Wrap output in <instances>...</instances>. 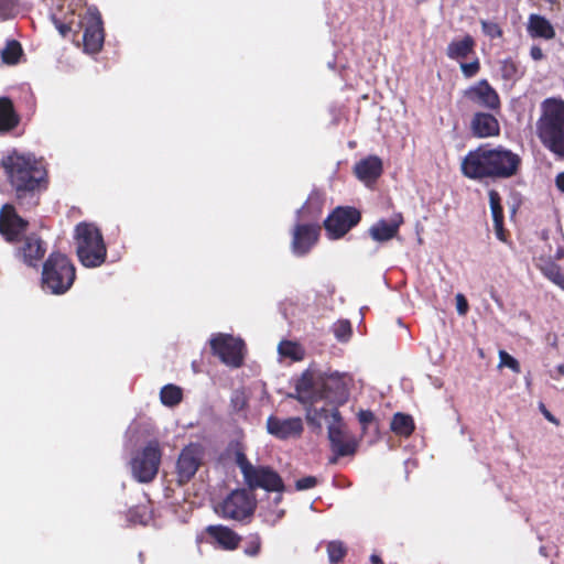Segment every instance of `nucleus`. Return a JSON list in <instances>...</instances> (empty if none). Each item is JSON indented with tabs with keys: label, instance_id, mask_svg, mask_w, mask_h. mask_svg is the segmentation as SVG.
Segmentation results:
<instances>
[{
	"label": "nucleus",
	"instance_id": "5fc2aeb1",
	"mask_svg": "<svg viewBox=\"0 0 564 564\" xmlns=\"http://www.w3.org/2000/svg\"><path fill=\"white\" fill-rule=\"evenodd\" d=\"M280 501H281V496L279 495V496H276V497L274 498V502H275V503H279Z\"/></svg>",
	"mask_w": 564,
	"mask_h": 564
},
{
	"label": "nucleus",
	"instance_id": "ddd939ff",
	"mask_svg": "<svg viewBox=\"0 0 564 564\" xmlns=\"http://www.w3.org/2000/svg\"><path fill=\"white\" fill-rule=\"evenodd\" d=\"M360 220V214L352 207H337L325 220V229L330 239L345 236Z\"/></svg>",
	"mask_w": 564,
	"mask_h": 564
},
{
	"label": "nucleus",
	"instance_id": "de8ad7c7",
	"mask_svg": "<svg viewBox=\"0 0 564 564\" xmlns=\"http://www.w3.org/2000/svg\"><path fill=\"white\" fill-rule=\"evenodd\" d=\"M496 236L499 240L505 241V234H503V219H499V223H494Z\"/></svg>",
	"mask_w": 564,
	"mask_h": 564
},
{
	"label": "nucleus",
	"instance_id": "8fccbe9b",
	"mask_svg": "<svg viewBox=\"0 0 564 564\" xmlns=\"http://www.w3.org/2000/svg\"><path fill=\"white\" fill-rule=\"evenodd\" d=\"M130 518L133 522L135 523H142L144 524L147 521H148V517L147 516H141L139 519H135L134 518V511H131L130 512Z\"/></svg>",
	"mask_w": 564,
	"mask_h": 564
},
{
	"label": "nucleus",
	"instance_id": "cd10ccee",
	"mask_svg": "<svg viewBox=\"0 0 564 564\" xmlns=\"http://www.w3.org/2000/svg\"><path fill=\"white\" fill-rule=\"evenodd\" d=\"M391 430L400 436H409L414 431V422L411 415L395 413L391 421Z\"/></svg>",
	"mask_w": 564,
	"mask_h": 564
},
{
	"label": "nucleus",
	"instance_id": "20e7f679",
	"mask_svg": "<svg viewBox=\"0 0 564 564\" xmlns=\"http://www.w3.org/2000/svg\"><path fill=\"white\" fill-rule=\"evenodd\" d=\"M306 421L310 425L321 429L327 426V436L332 451L339 457L356 453L358 440L347 430L338 409L313 404L306 409Z\"/></svg>",
	"mask_w": 564,
	"mask_h": 564
},
{
	"label": "nucleus",
	"instance_id": "4be33fe9",
	"mask_svg": "<svg viewBox=\"0 0 564 564\" xmlns=\"http://www.w3.org/2000/svg\"><path fill=\"white\" fill-rule=\"evenodd\" d=\"M473 133L478 138H489L499 134L498 120L489 113L478 112L471 120Z\"/></svg>",
	"mask_w": 564,
	"mask_h": 564
},
{
	"label": "nucleus",
	"instance_id": "f3484780",
	"mask_svg": "<svg viewBox=\"0 0 564 564\" xmlns=\"http://www.w3.org/2000/svg\"><path fill=\"white\" fill-rule=\"evenodd\" d=\"M304 426L301 417H279L271 415L267 420V431L279 440L297 438Z\"/></svg>",
	"mask_w": 564,
	"mask_h": 564
},
{
	"label": "nucleus",
	"instance_id": "79ce46f5",
	"mask_svg": "<svg viewBox=\"0 0 564 564\" xmlns=\"http://www.w3.org/2000/svg\"><path fill=\"white\" fill-rule=\"evenodd\" d=\"M501 72L505 78L512 79L516 76L517 67L513 62L503 61Z\"/></svg>",
	"mask_w": 564,
	"mask_h": 564
},
{
	"label": "nucleus",
	"instance_id": "9d476101",
	"mask_svg": "<svg viewBox=\"0 0 564 564\" xmlns=\"http://www.w3.org/2000/svg\"><path fill=\"white\" fill-rule=\"evenodd\" d=\"M161 463V452L156 442H150L131 462V471L139 482H149L158 474Z\"/></svg>",
	"mask_w": 564,
	"mask_h": 564
},
{
	"label": "nucleus",
	"instance_id": "e433bc0d",
	"mask_svg": "<svg viewBox=\"0 0 564 564\" xmlns=\"http://www.w3.org/2000/svg\"><path fill=\"white\" fill-rule=\"evenodd\" d=\"M261 549V540L258 535L251 536L246 546H245V554L248 556H257Z\"/></svg>",
	"mask_w": 564,
	"mask_h": 564
},
{
	"label": "nucleus",
	"instance_id": "864d4df0",
	"mask_svg": "<svg viewBox=\"0 0 564 564\" xmlns=\"http://www.w3.org/2000/svg\"><path fill=\"white\" fill-rule=\"evenodd\" d=\"M556 370H557V372H558L561 376H564V365H558V366L556 367Z\"/></svg>",
	"mask_w": 564,
	"mask_h": 564
},
{
	"label": "nucleus",
	"instance_id": "aec40b11",
	"mask_svg": "<svg viewBox=\"0 0 564 564\" xmlns=\"http://www.w3.org/2000/svg\"><path fill=\"white\" fill-rule=\"evenodd\" d=\"M382 161L377 155H369L355 164L354 172L366 185L377 181L382 173Z\"/></svg>",
	"mask_w": 564,
	"mask_h": 564
},
{
	"label": "nucleus",
	"instance_id": "a19ab883",
	"mask_svg": "<svg viewBox=\"0 0 564 564\" xmlns=\"http://www.w3.org/2000/svg\"><path fill=\"white\" fill-rule=\"evenodd\" d=\"M311 200H308L301 209L297 210L299 220L305 218V215L308 214V218H316L319 214V209L315 208L311 212Z\"/></svg>",
	"mask_w": 564,
	"mask_h": 564
},
{
	"label": "nucleus",
	"instance_id": "c756f323",
	"mask_svg": "<svg viewBox=\"0 0 564 564\" xmlns=\"http://www.w3.org/2000/svg\"><path fill=\"white\" fill-rule=\"evenodd\" d=\"M22 56V47L19 42L12 40L8 41L4 48L1 51V57L6 64H17Z\"/></svg>",
	"mask_w": 564,
	"mask_h": 564
},
{
	"label": "nucleus",
	"instance_id": "f704fd0d",
	"mask_svg": "<svg viewBox=\"0 0 564 564\" xmlns=\"http://www.w3.org/2000/svg\"><path fill=\"white\" fill-rule=\"evenodd\" d=\"M499 368L507 367L513 372L519 373L521 371L519 361L505 350L499 351Z\"/></svg>",
	"mask_w": 564,
	"mask_h": 564
},
{
	"label": "nucleus",
	"instance_id": "72a5a7b5",
	"mask_svg": "<svg viewBox=\"0 0 564 564\" xmlns=\"http://www.w3.org/2000/svg\"><path fill=\"white\" fill-rule=\"evenodd\" d=\"M500 200V196L496 191L489 192V204L494 223H499V219H503V210Z\"/></svg>",
	"mask_w": 564,
	"mask_h": 564
},
{
	"label": "nucleus",
	"instance_id": "f03ea898",
	"mask_svg": "<svg viewBox=\"0 0 564 564\" xmlns=\"http://www.w3.org/2000/svg\"><path fill=\"white\" fill-rule=\"evenodd\" d=\"M26 227L28 221L17 214L12 205H3L0 210V234L9 242L21 241L15 251L17 258L30 267H36L46 252V246L36 235L20 239Z\"/></svg>",
	"mask_w": 564,
	"mask_h": 564
},
{
	"label": "nucleus",
	"instance_id": "7c9ffc66",
	"mask_svg": "<svg viewBox=\"0 0 564 564\" xmlns=\"http://www.w3.org/2000/svg\"><path fill=\"white\" fill-rule=\"evenodd\" d=\"M541 271L550 281L564 290V276L561 273L560 267L557 264L547 262L541 267Z\"/></svg>",
	"mask_w": 564,
	"mask_h": 564
},
{
	"label": "nucleus",
	"instance_id": "f8f14e48",
	"mask_svg": "<svg viewBox=\"0 0 564 564\" xmlns=\"http://www.w3.org/2000/svg\"><path fill=\"white\" fill-rule=\"evenodd\" d=\"M256 507L253 497L245 489L235 490L215 507V511L225 518L242 520L249 517Z\"/></svg>",
	"mask_w": 564,
	"mask_h": 564
},
{
	"label": "nucleus",
	"instance_id": "39448f33",
	"mask_svg": "<svg viewBox=\"0 0 564 564\" xmlns=\"http://www.w3.org/2000/svg\"><path fill=\"white\" fill-rule=\"evenodd\" d=\"M536 134L542 144L558 156H564V101L547 98L541 104Z\"/></svg>",
	"mask_w": 564,
	"mask_h": 564
},
{
	"label": "nucleus",
	"instance_id": "c03bdc74",
	"mask_svg": "<svg viewBox=\"0 0 564 564\" xmlns=\"http://www.w3.org/2000/svg\"><path fill=\"white\" fill-rule=\"evenodd\" d=\"M52 19L59 34L62 36H66V34L70 31L69 24L61 22L55 15H53Z\"/></svg>",
	"mask_w": 564,
	"mask_h": 564
},
{
	"label": "nucleus",
	"instance_id": "2f4dec72",
	"mask_svg": "<svg viewBox=\"0 0 564 564\" xmlns=\"http://www.w3.org/2000/svg\"><path fill=\"white\" fill-rule=\"evenodd\" d=\"M334 335L339 341H348L351 336V325L349 321L343 319L334 324Z\"/></svg>",
	"mask_w": 564,
	"mask_h": 564
},
{
	"label": "nucleus",
	"instance_id": "5701e85b",
	"mask_svg": "<svg viewBox=\"0 0 564 564\" xmlns=\"http://www.w3.org/2000/svg\"><path fill=\"white\" fill-rule=\"evenodd\" d=\"M527 32L532 39L553 40L555 30L552 23L543 15L532 13L528 18Z\"/></svg>",
	"mask_w": 564,
	"mask_h": 564
},
{
	"label": "nucleus",
	"instance_id": "7ed1b4c3",
	"mask_svg": "<svg viewBox=\"0 0 564 564\" xmlns=\"http://www.w3.org/2000/svg\"><path fill=\"white\" fill-rule=\"evenodd\" d=\"M1 167L19 195L36 191L46 177L43 160L32 153L12 151L2 158Z\"/></svg>",
	"mask_w": 564,
	"mask_h": 564
},
{
	"label": "nucleus",
	"instance_id": "412c9836",
	"mask_svg": "<svg viewBox=\"0 0 564 564\" xmlns=\"http://www.w3.org/2000/svg\"><path fill=\"white\" fill-rule=\"evenodd\" d=\"M402 216L394 215L389 220L380 219L369 228V236L377 242H384L397 236Z\"/></svg>",
	"mask_w": 564,
	"mask_h": 564
},
{
	"label": "nucleus",
	"instance_id": "09e8293b",
	"mask_svg": "<svg viewBox=\"0 0 564 564\" xmlns=\"http://www.w3.org/2000/svg\"><path fill=\"white\" fill-rule=\"evenodd\" d=\"M555 185L558 191L564 193V172H561L555 177Z\"/></svg>",
	"mask_w": 564,
	"mask_h": 564
},
{
	"label": "nucleus",
	"instance_id": "a18cd8bd",
	"mask_svg": "<svg viewBox=\"0 0 564 564\" xmlns=\"http://www.w3.org/2000/svg\"><path fill=\"white\" fill-rule=\"evenodd\" d=\"M358 419L364 429H366V426L373 421V414L370 411H360L358 413Z\"/></svg>",
	"mask_w": 564,
	"mask_h": 564
},
{
	"label": "nucleus",
	"instance_id": "473e14b6",
	"mask_svg": "<svg viewBox=\"0 0 564 564\" xmlns=\"http://www.w3.org/2000/svg\"><path fill=\"white\" fill-rule=\"evenodd\" d=\"M327 554L330 563H338L346 554V549L340 541H332L327 545Z\"/></svg>",
	"mask_w": 564,
	"mask_h": 564
},
{
	"label": "nucleus",
	"instance_id": "9b49d317",
	"mask_svg": "<svg viewBox=\"0 0 564 564\" xmlns=\"http://www.w3.org/2000/svg\"><path fill=\"white\" fill-rule=\"evenodd\" d=\"M84 30L83 44L87 54L98 53L105 41L102 21L99 11L96 8H88L85 15L79 21Z\"/></svg>",
	"mask_w": 564,
	"mask_h": 564
},
{
	"label": "nucleus",
	"instance_id": "4468645a",
	"mask_svg": "<svg viewBox=\"0 0 564 564\" xmlns=\"http://www.w3.org/2000/svg\"><path fill=\"white\" fill-rule=\"evenodd\" d=\"M489 151L491 175L494 178H508L518 172L521 159L517 153L501 145L489 148Z\"/></svg>",
	"mask_w": 564,
	"mask_h": 564
},
{
	"label": "nucleus",
	"instance_id": "bb28decb",
	"mask_svg": "<svg viewBox=\"0 0 564 564\" xmlns=\"http://www.w3.org/2000/svg\"><path fill=\"white\" fill-rule=\"evenodd\" d=\"M278 354L281 360L289 359L290 361H300L304 358L305 350L296 341L282 340L278 345Z\"/></svg>",
	"mask_w": 564,
	"mask_h": 564
},
{
	"label": "nucleus",
	"instance_id": "a878e982",
	"mask_svg": "<svg viewBox=\"0 0 564 564\" xmlns=\"http://www.w3.org/2000/svg\"><path fill=\"white\" fill-rule=\"evenodd\" d=\"M475 40L470 35L453 40L446 48V55L451 59L459 61L466 58L474 52Z\"/></svg>",
	"mask_w": 564,
	"mask_h": 564
},
{
	"label": "nucleus",
	"instance_id": "0eeeda50",
	"mask_svg": "<svg viewBox=\"0 0 564 564\" xmlns=\"http://www.w3.org/2000/svg\"><path fill=\"white\" fill-rule=\"evenodd\" d=\"M75 280V267L59 252H52L42 270V288L52 294H64Z\"/></svg>",
	"mask_w": 564,
	"mask_h": 564
},
{
	"label": "nucleus",
	"instance_id": "c85d7f7f",
	"mask_svg": "<svg viewBox=\"0 0 564 564\" xmlns=\"http://www.w3.org/2000/svg\"><path fill=\"white\" fill-rule=\"evenodd\" d=\"M161 402L166 406H174L182 400V390L174 384H166L160 392Z\"/></svg>",
	"mask_w": 564,
	"mask_h": 564
},
{
	"label": "nucleus",
	"instance_id": "f257e3e1",
	"mask_svg": "<svg viewBox=\"0 0 564 564\" xmlns=\"http://www.w3.org/2000/svg\"><path fill=\"white\" fill-rule=\"evenodd\" d=\"M348 380L347 376L338 373L316 379L306 372L296 382L294 398L305 406V410L313 404L337 409L348 398Z\"/></svg>",
	"mask_w": 564,
	"mask_h": 564
},
{
	"label": "nucleus",
	"instance_id": "58836bf2",
	"mask_svg": "<svg viewBox=\"0 0 564 564\" xmlns=\"http://www.w3.org/2000/svg\"><path fill=\"white\" fill-rule=\"evenodd\" d=\"M316 484H317V479L314 476H306L304 478L296 480L295 488H296V490H300V491L307 490V489L315 487Z\"/></svg>",
	"mask_w": 564,
	"mask_h": 564
},
{
	"label": "nucleus",
	"instance_id": "2eb2a0df",
	"mask_svg": "<svg viewBox=\"0 0 564 564\" xmlns=\"http://www.w3.org/2000/svg\"><path fill=\"white\" fill-rule=\"evenodd\" d=\"M462 172L466 177L473 180L492 177L489 148L479 147L469 151L462 161Z\"/></svg>",
	"mask_w": 564,
	"mask_h": 564
},
{
	"label": "nucleus",
	"instance_id": "4d7b16f0",
	"mask_svg": "<svg viewBox=\"0 0 564 564\" xmlns=\"http://www.w3.org/2000/svg\"><path fill=\"white\" fill-rule=\"evenodd\" d=\"M419 2H425L426 0H417Z\"/></svg>",
	"mask_w": 564,
	"mask_h": 564
},
{
	"label": "nucleus",
	"instance_id": "49530a36",
	"mask_svg": "<svg viewBox=\"0 0 564 564\" xmlns=\"http://www.w3.org/2000/svg\"><path fill=\"white\" fill-rule=\"evenodd\" d=\"M530 56L532 57V59L534 61H541L543 57H544V54H543V51L541 50L540 46L538 45H533L531 48H530Z\"/></svg>",
	"mask_w": 564,
	"mask_h": 564
},
{
	"label": "nucleus",
	"instance_id": "6e6d98bb",
	"mask_svg": "<svg viewBox=\"0 0 564 564\" xmlns=\"http://www.w3.org/2000/svg\"><path fill=\"white\" fill-rule=\"evenodd\" d=\"M283 516V511L281 510L278 514L279 518H281Z\"/></svg>",
	"mask_w": 564,
	"mask_h": 564
},
{
	"label": "nucleus",
	"instance_id": "ea45409f",
	"mask_svg": "<svg viewBox=\"0 0 564 564\" xmlns=\"http://www.w3.org/2000/svg\"><path fill=\"white\" fill-rule=\"evenodd\" d=\"M15 0H0V19H7L11 15Z\"/></svg>",
	"mask_w": 564,
	"mask_h": 564
},
{
	"label": "nucleus",
	"instance_id": "1a4fd4ad",
	"mask_svg": "<svg viewBox=\"0 0 564 564\" xmlns=\"http://www.w3.org/2000/svg\"><path fill=\"white\" fill-rule=\"evenodd\" d=\"M212 351L221 362L231 368L242 365L245 358V343L230 334L217 333L209 339Z\"/></svg>",
	"mask_w": 564,
	"mask_h": 564
},
{
	"label": "nucleus",
	"instance_id": "3c124183",
	"mask_svg": "<svg viewBox=\"0 0 564 564\" xmlns=\"http://www.w3.org/2000/svg\"><path fill=\"white\" fill-rule=\"evenodd\" d=\"M541 409H542V412L547 421L556 423V420L554 419V416L544 408L543 404H541Z\"/></svg>",
	"mask_w": 564,
	"mask_h": 564
},
{
	"label": "nucleus",
	"instance_id": "b1692460",
	"mask_svg": "<svg viewBox=\"0 0 564 564\" xmlns=\"http://www.w3.org/2000/svg\"><path fill=\"white\" fill-rule=\"evenodd\" d=\"M207 532L225 550H235L238 546L239 536L226 527L210 525L207 528Z\"/></svg>",
	"mask_w": 564,
	"mask_h": 564
},
{
	"label": "nucleus",
	"instance_id": "37998d69",
	"mask_svg": "<svg viewBox=\"0 0 564 564\" xmlns=\"http://www.w3.org/2000/svg\"><path fill=\"white\" fill-rule=\"evenodd\" d=\"M455 300L458 315L465 316L468 312V303L466 297L462 293H458L456 294Z\"/></svg>",
	"mask_w": 564,
	"mask_h": 564
},
{
	"label": "nucleus",
	"instance_id": "dca6fc26",
	"mask_svg": "<svg viewBox=\"0 0 564 564\" xmlns=\"http://www.w3.org/2000/svg\"><path fill=\"white\" fill-rule=\"evenodd\" d=\"M319 227L312 223H297L292 230L291 251L296 257L306 256L316 245Z\"/></svg>",
	"mask_w": 564,
	"mask_h": 564
},
{
	"label": "nucleus",
	"instance_id": "a211bd4d",
	"mask_svg": "<svg viewBox=\"0 0 564 564\" xmlns=\"http://www.w3.org/2000/svg\"><path fill=\"white\" fill-rule=\"evenodd\" d=\"M203 459V447L199 444H189L180 454L177 474L181 481H188L197 471Z\"/></svg>",
	"mask_w": 564,
	"mask_h": 564
},
{
	"label": "nucleus",
	"instance_id": "6e6552de",
	"mask_svg": "<svg viewBox=\"0 0 564 564\" xmlns=\"http://www.w3.org/2000/svg\"><path fill=\"white\" fill-rule=\"evenodd\" d=\"M236 462L250 489L262 488L276 492L284 490L281 477L273 469L264 466H253L248 462L245 454L240 452L236 455Z\"/></svg>",
	"mask_w": 564,
	"mask_h": 564
},
{
	"label": "nucleus",
	"instance_id": "c9c22d12",
	"mask_svg": "<svg viewBox=\"0 0 564 564\" xmlns=\"http://www.w3.org/2000/svg\"><path fill=\"white\" fill-rule=\"evenodd\" d=\"M481 29L484 34L490 39H498L502 35V30L499 24L492 21L482 20Z\"/></svg>",
	"mask_w": 564,
	"mask_h": 564
},
{
	"label": "nucleus",
	"instance_id": "393cba45",
	"mask_svg": "<svg viewBox=\"0 0 564 564\" xmlns=\"http://www.w3.org/2000/svg\"><path fill=\"white\" fill-rule=\"evenodd\" d=\"M20 122V117L14 110L12 101L7 97H0V133L13 130Z\"/></svg>",
	"mask_w": 564,
	"mask_h": 564
},
{
	"label": "nucleus",
	"instance_id": "4c0bfd02",
	"mask_svg": "<svg viewBox=\"0 0 564 564\" xmlns=\"http://www.w3.org/2000/svg\"><path fill=\"white\" fill-rule=\"evenodd\" d=\"M480 68L479 61L476 58L470 63H460V69L465 77L470 78L475 76Z\"/></svg>",
	"mask_w": 564,
	"mask_h": 564
},
{
	"label": "nucleus",
	"instance_id": "603ef678",
	"mask_svg": "<svg viewBox=\"0 0 564 564\" xmlns=\"http://www.w3.org/2000/svg\"><path fill=\"white\" fill-rule=\"evenodd\" d=\"M370 561L372 562V564H383L380 556L377 554H372L370 556Z\"/></svg>",
	"mask_w": 564,
	"mask_h": 564
},
{
	"label": "nucleus",
	"instance_id": "423d86ee",
	"mask_svg": "<svg viewBox=\"0 0 564 564\" xmlns=\"http://www.w3.org/2000/svg\"><path fill=\"white\" fill-rule=\"evenodd\" d=\"M75 246L78 260L86 268L100 267L107 257V247L97 226L80 223L75 228Z\"/></svg>",
	"mask_w": 564,
	"mask_h": 564
},
{
	"label": "nucleus",
	"instance_id": "6ab92c4d",
	"mask_svg": "<svg viewBox=\"0 0 564 564\" xmlns=\"http://www.w3.org/2000/svg\"><path fill=\"white\" fill-rule=\"evenodd\" d=\"M465 96L474 104L488 108L497 109L500 105L497 91L487 80H480L465 91Z\"/></svg>",
	"mask_w": 564,
	"mask_h": 564
}]
</instances>
